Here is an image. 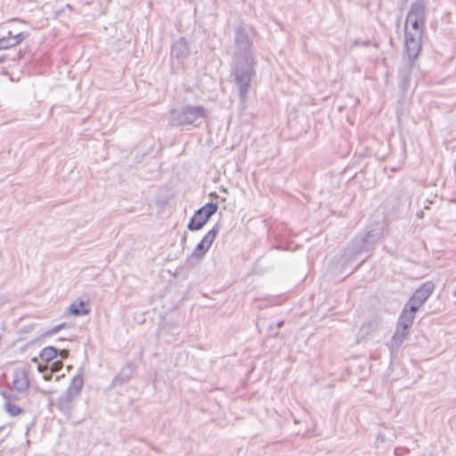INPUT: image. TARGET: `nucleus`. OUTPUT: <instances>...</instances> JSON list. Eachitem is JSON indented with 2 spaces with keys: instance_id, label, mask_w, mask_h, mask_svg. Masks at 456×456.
Masks as SVG:
<instances>
[{
  "instance_id": "obj_38",
  "label": "nucleus",
  "mask_w": 456,
  "mask_h": 456,
  "mask_svg": "<svg viewBox=\"0 0 456 456\" xmlns=\"http://www.w3.org/2000/svg\"><path fill=\"white\" fill-rule=\"evenodd\" d=\"M361 264H362V263L358 264V265L355 267V269H354V270H356L359 266H361Z\"/></svg>"
},
{
  "instance_id": "obj_36",
  "label": "nucleus",
  "mask_w": 456,
  "mask_h": 456,
  "mask_svg": "<svg viewBox=\"0 0 456 456\" xmlns=\"http://www.w3.org/2000/svg\"><path fill=\"white\" fill-rule=\"evenodd\" d=\"M13 36L14 35H12V33L11 31H9L6 37H13Z\"/></svg>"
},
{
  "instance_id": "obj_29",
  "label": "nucleus",
  "mask_w": 456,
  "mask_h": 456,
  "mask_svg": "<svg viewBox=\"0 0 456 456\" xmlns=\"http://www.w3.org/2000/svg\"><path fill=\"white\" fill-rule=\"evenodd\" d=\"M69 354V352L68 349L59 350V353H58V355H60L62 359L68 358Z\"/></svg>"
},
{
  "instance_id": "obj_22",
  "label": "nucleus",
  "mask_w": 456,
  "mask_h": 456,
  "mask_svg": "<svg viewBox=\"0 0 456 456\" xmlns=\"http://www.w3.org/2000/svg\"><path fill=\"white\" fill-rule=\"evenodd\" d=\"M219 232V225L216 224L203 237L202 240L207 244V246L211 247L216 235Z\"/></svg>"
},
{
  "instance_id": "obj_35",
  "label": "nucleus",
  "mask_w": 456,
  "mask_h": 456,
  "mask_svg": "<svg viewBox=\"0 0 456 456\" xmlns=\"http://www.w3.org/2000/svg\"><path fill=\"white\" fill-rule=\"evenodd\" d=\"M63 376H64V375L57 376V377H56V379H56V381H59V380L61 379V378H62Z\"/></svg>"
},
{
  "instance_id": "obj_5",
  "label": "nucleus",
  "mask_w": 456,
  "mask_h": 456,
  "mask_svg": "<svg viewBox=\"0 0 456 456\" xmlns=\"http://www.w3.org/2000/svg\"><path fill=\"white\" fill-rule=\"evenodd\" d=\"M404 47L408 55V62L414 63L421 51L422 33L413 35L405 28Z\"/></svg>"
},
{
  "instance_id": "obj_17",
  "label": "nucleus",
  "mask_w": 456,
  "mask_h": 456,
  "mask_svg": "<svg viewBox=\"0 0 456 456\" xmlns=\"http://www.w3.org/2000/svg\"><path fill=\"white\" fill-rule=\"evenodd\" d=\"M379 321L377 319H371L364 323L360 328V335L362 338L369 335L370 333L378 330Z\"/></svg>"
},
{
  "instance_id": "obj_19",
  "label": "nucleus",
  "mask_w": 456,
  "mask_h": 456,
  "mask_svg": "<svg viewBox=\"0 0 456 456\" xmlns=\"http://www.w3.org/2000/svg\"><path fill=\"white\" fill-rule=\"evenodd\" d=\"M69 309L70 314L75 316H80L89 313V309L86 308V304L83 301L71 304Z\"/></svg>"
},
{
  "instance_id": "obj_16",
  "label": "nucleus",
  "mask_w": 456,
  "mask_h": 456,
  "mask_svg": "<svg viewBox=\"0 0 456 456\" xmlns=\"http://www.w3.org/2000/svg\"><path fill=\"white\" fill-rule=\"evenodd\" d=\"M83 385H84L83 375L81 373H78L75 377H73V379H71V382H70L69 387L66 389V391L70 392L71 394L78 396L82 390Z\"/></svg>"
},
{
  "instance_id": "obj_11",
  "label": "nucleus",
  "mask_w": 456,
  "mask_h": 456,
  "mask_svg": "<svg viewBox=\"0 0 456 456\" xmlns=\"http://www.w3.org/2000/svg\"><path fill=\"white\" fill-rule=\"evenodd\" d=\"M12 384L18 392H25L29 387L28 373L24 370H16L13 372Z\"/></svg>"
},
{
  "instance_id": "obj_37",
  "label": "nucleus",
  "mask_w": 456,
  "mask_h": 456,
  "mask_svg": "<svg viewBox=\"0 0 456 456\" xmlns=\"http://www.w3.org/2000/svg\"><path fill=\"white\" fill-rule=\"evenodd\" d=\"M452 295H453V297H456V287H455L454 291L452 292Z\"/></svg>"
},
{
  "instance_id": "obj_34",
  "label": "nucleus",
  "mask_w": 456,
  "mask_h": 456,
  "mask_svg": "<svg viewBox=\"0 0 456 456\" xmlns=\"http://www.w3.org/2000/svg\"><path fill=\"white\" fill-rule=\"evenodd\" d=\"M282 325H283V322H279L277 323V327H278V328L282 327Z\"/></svg>"
},
{
  "instance_id": "obj_21",
  "label": "nucleus",
  "mask_w": 456,
  "mask_h": 456,
  "mask_svg": "<svg viewBox=\"0 0 456 456\" xmlns=\"http://www.w3.org/2000/svg\"><path fill=\"white\" fill-rule=\"evenodd\" d=\"M209 248L210 247L207 246V244L201 240L196 246L191 256L195 258H201L208 251Z\"/></svg>"
},
{
  "instance_id": "obj_2",
  "label": "nucleus",
  "mask_w": 456,
  "mask_h": 456,
  "mask_svg": "<svg viewBox=\"0 0 456 456\" xmlns=\"http://www.w3.org/2000/svg\"><path fill=\"white\" fill-rule=\"evenodd\" d=\"M207 117L208 111L203 106L186 104L170 110L169 124L177 127L185 126L198 127Z\"/></svg>"
},
{
  "instance_id": "obj_27",
  "label": "nucleus",
  "mask_w": 456,
  "mask_h": 456,
  "mask_svg": "<svg viewBox=\"0 0 456 456\" xmlns=\"http://www.w3.org/2000/svg\"><path fill=\"white\" fill-rule=\"evenodd\" d=\"M63 367V363L61 360L53 362L50 366L49 370H51L52 372H58L60 371Z\"/></svg>"
},
{
  "instance_id": "obj_24",
  "label": "nucleus",
  "mask_w": 456,
  "mask_h": 456,
  "mask_svg": "<svg viewBox=\"0 0 456 456\" xmlns=\"http://www.w3.org/2000/svg\"><path fill=\"white\" fill-rule=\"evenodd\" d=\"M5 410L11 416H16L21 412V408L10 402L5 403Z\"/></svg>"
},
{
  "instance_id": "obj_1",
  "label": "nucleus",
  "mask_w": 456,
  "mask_h": 456,
  "mask_svg": "<svg viewBox=\"0 0 456 456\" xmlns=\"http://www.w3.org/2000/svg\"><path fill=\"white\" fill-rule=\"evenodd\" d=\"M256 58L253 53V43L249 39L247 28L240 25L234 29V52L231 65V76L239 90L241 103L248 100L251 82L256 75Z\"/></svg>"
},
{
  "instance_id": "obj_25",
  "label": "nucleus",
  "mask_w": 456,
  "mask_h": 456,
  "mask_svg": "<svg viewBox=\"0 0 456 456\" xmlns=\"http://www.w3.org/2000/svg\"><path fill=\"white\" fill-rule=\"evenodd\" d=\"M66 325H67V324H66L65 322L61 323V324H59V325H56V326H54L53 328H52V329H50V330H46V331L44 333V335H43V336H44V337H49V336H52V335H53V334H55V333H57V332H59V331H60L61 330H62L63 328H65V327H66Z\"/></svg>"
},
{
  "instance_id": "obj_4",
  "label": "nucleus",
  "mask_w": 456,
  "mask_h": 456,
  "mask_svg": "<svg viewBox=\"0 0 456 456\" xmlns=\"http://www.w3.org/2000/svg\"><path fill=\"white\" fill-rule=\"evenodd\" d=\"M362 233H357L345 248L342 255L343 265H346L355 260V257L362 253L371 251Z\"/></svg>"
},
{
  "instance_id": "obj_30",
  "label": "nucleus",
  "mask_w": 456,
  "mask_h": 456,
  "mask_svg": "<svg viewBox=\"0 0 456 456\" xmlns=\"http://www.w3.org/2000/svg\"><path fill=\"white\" fill-rule=\"evenodd\" d=\"M48 370H49L48 365L38 364V366H37V370L39 372L45 373Z\"/></svg>"
},
{
  "instance_id": "obj_33",
  "label": "nucleus",
  "mask_w": 456,
  "mask_h": 456,
  "mask_svg": "<svg viewBox=\"0 0 456 456\" xmlns=\"http://www.w3.org/2000/svg\"><path fill=\"white\" fill-rule=\"evenodd\" d=\"M6 60V57L4 55L0 56V63L4 62Z\"/></svg>"
},
{
  "instance_id": "obj_14",
  "label": "nucleus",
  "mask_w": 456,
  "mask_h": 456,
  "mask_svg": "<svg viewBox=\"0 0 456 456\" xmlns=\"http://www.w3.org/2000/svg\"><path fill=\"white\" fill-rule=\"evenodd\" d=\"M409 19L420 18L426 19V3L424 0H416L412 3L410 11L407 14Z\"/></svg>"
},
{
  "instance_id": "obj_3",
  "label": "nucleus",
  "mask_w": 456,
  "mask_h": 456,
  "mask_svg": "<svg viewBox=\"0 0 456 456\" xmlns=\"http://www.w3.org/2000/svg\"><path fill=\"white\" fill-rule=\"evenodd\" d=\"M218 206L216 203L208 202L195 211L191 218L187 228L191 232L199 231L204 227L210 217L216 213Z\"/></svg>"
},
{
  "instance_id": "obj_31",
  "label": "nucleus",
  "mask_w": 456,
  "mask_h": 456,
  "mask_svg": "<svg viewBox=\"0 0 456 456\" xmlns=\"http://www.w3.org/2000/svg\"><path fill=\"white\" fill-rule=\"evenodd\" d=\"M53 372H52L51 370H50L49 372H47V370H46V371L44 373V376H43L44 379H45V380H46V381L51 380V379H52V378H53Z\"/></svg>"
},
{
  "instance_id": "obj_23",
  "label": "nucleus",
  "mask_w": 456,
  "mask_h": 456,
  "mask_svg": "<svg viewBox=\"0 0 456 456\" xmlns=\"http://www.w3.org/2000/svg\"><path fill=\"white\" fill-rule=\"evenodd\" d=\"M14 46L12 37H3L0 38V50H6Z\"/></svg>"
},
{
  "instance_id": "obj_32",
  "label": "nucleus",
  "mask_w": 456,
  "mask_h": 456,
  "mask_svg": "<svg viewBox=\"0 0 456 456\" xmlns=\"http://www.w3.org/2000/svg\"><path fill=\"white\" fill-rule=\"evenodd\" d=\"M424 216V211L423 210H420L417 213V216L419 217V218H422Z\"/></svg>"
},
{
  "instance_id": "obj_15",
  "label": "nucleus",
  "mask_w": 456,
  "mask_h": 456,
  "mask_svg": "<svg viewBox=\"0 0 456 456\" xmlns=\"http://www.w3.org/2000/svg\"><path fill=\"white\" fill-rule=\"evenodd\" d=\"M414 63L407 62L398 71L399 75V85L403 90H406L410 82L412 66Z\"/></svg>"
},
{
  "instance_id": "obj_12",
  "label": "nucleus",
  "mask_w": 456,
  "mask_h": 456,
  "mask_svg": "<svg viewBox=\"0 0 456 456\" xmlns=\"http://www.w3.org/2000/svg\"><path fill=\"white\" fill-rule=\"evenodd\" d=\"M408 334L409 330H403L402 327L396 326L395 334L391 338L390 341L387 344L391 353L396 351L400 347Z\"/></svg>"
},
{
  "instance_id": "obj_8",
  "label": "nucleus",
  "mask_w": 456,
  "mask_h": 456,
  "mask_svg": "<svg viewBox=\"0 0 456 456\" xmlns=\"http://www.w3.org/2000/svg\"><path fill=\"white\" fill-rule=\"evenodd\" d=\"M189 44L184 37H180L171 47V58H175L179 62L186 60L190 55Z\"/></svg>"
},
{
  "instance_id": "obj_10",
  "label": "nucleus",
  "mask_w": 456,
  "mask_h": 456,
  "mask_svg": "<svg viewBox=\"0 0 456 456\" xmlns=\"http://www.w3.org/2000/svg\"><path fill=\"white\" fill-rule=\"evenodd\" d=\"M134 374V369L132 363H127L123 366L118 375L113 379L110 385V389L121 387L127 383Z\"/></svg>"
},
{
  "instance_id": "obj_28",
  "label": "nucleus",
  "mask_w": 456,
  "mask_h": 456,
  "mask_svg": "<svg viewBox=\"0 0 456 456\" xmlns=\"http://www.w3.org/2000/svg\"><path fill=\"white\" fill-rule=\"evenodd\" d=\"M1 395L5 398L6 400L8 401H11L12 399H15V396L13 395V392L10 389H7V390H2L0 392Z\"/></svg>"
},
{
  "instance_id": "obj_9",
  "label": "nucleus",
  "mask_w": 456,
  "mask_h": 456,
  "mask_svg": "<svg viewBox=\"0 0 456 456\" xmlns=\"http://www.w3.org/2000/svg\"><path fill=\"white\" fill-rule=\"evenodd\" d=\"M417 311L415 305H410L406 303L399 316L397 326L402 327L403 330H410Z\"/></svg>"
},
{
  "instance_id": "obj_26",
  "label": "nucleus",
  "mask_w": 456,
  "mask_h": 456,
  "mask_svg": "<svg viewBox=\"0 0 456 456\" xmlns=\"http://www.w3.org/2000/svg\"><path fill=\"white\" fill-rule=\"evenodd\" d=\"M28 36L26 32H20L12 37L15 46L20 45Z\"/></svg>"
},
{
  "instance_id": "obj_13",
  "label": "nucleus",
  "mask_w": 456,
  "mask_h": 456,
  "mask_svg": "<svg viewBox=\"0 0 456 456\" xmlns=\"http://www.w3.org/2000/svg\"><path fill=\"white\" fill-rule=\"evenodd\" d=\"M361 233L365 239L367 246H369L370 250H372L377 242L382 238L383 229L381 227H374L367 232H363Z\"/></svg>"
},
{
  "instance_id": "obj_6",
  "label": "nucleus",
  "mask_w": 456,
  "mask_h": 456,
  "mask_svg": "<svg viewBox=\"0 0 456 456\" xmlns=\"http://www.w3.org/2000/svg\"><path fill=\"white\" fill-rule=\"evenodd\" d=\"M435 289V284L432 281L424 282L407 301L410 305H415L419 310L424 305Z\"/></svg>"
},
{
  "instance_id": "obj_20",
  "label": "nucleus",
  "mask_w": 456,
  "mask_h": 456,
  "mask_svg": "<svg viewBox=\"0 0 456 456\" xmlns=\"http://www.w3.org/2000/svg\"><path fill=\"white\" fill-rule=\"evenodd\" d=\"M426 19L420 18H406V24L411 23L412 28L417 32V35H419L421 32L423 34V26ZM405 28L407 29V25H405Z\"/></svg>"
},
{
  "instance_id": "obj_7",
  "label": "nucleus",
  "mask_w": 456,
  "mask_h": 456,
  "mask_svg": "<svg viewBox=\"0 0 456 456\" xmlns=\"http://www.w3.org/2000/svg\"><path fill=\"white\" fill-rule=\"evenodd\" d=\"M77 397V395L65 390L64 393L57 399L54 405L63 415L67 418H70L72 411L74 410V400Z\"/></svg>"
},
{
  "instance_id": "obj_39",
  "label": "nucleus",
  "mask_w": 456,
  "mask_h": 456,
  "mask_svg": "<svg viewBox=\"0 0 456 456\" xmlns=\"http://www.w3.org/2000/svg\"><path fill=\"white\" fill-rule=\"evenodd\" d=\"M3 428H4L3 427H0V431H1Z\"/></svg>"
},
{
  "instance_id": "obj_18",
  "label": "nucleus",
  "mask_w": 456,
  "mask_h": 456,
  "mask_svg": "<svg viewBox=\"0 0 456 456\" xmlns=\"http://www.w3.org/2000/svg\"><path fill=\"white\" fill-rule=\"evenodd\" d=\"M59 353V349L54 346H46L43 348L39 354L40 358L47 363L53 360Z\"/></svg>"
}]
</instances>
